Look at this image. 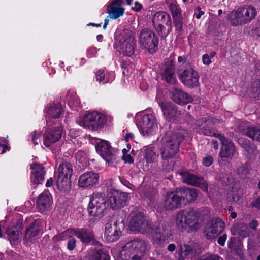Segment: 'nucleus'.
I'll list each match as a JSON object with an SVG mask.
<instances>
[{"label": "nucleus", "instance_id": "nucleus-1", "mask_svg": "<svg viewBox=\"0 0 260 260\" xmlns=\"http://www.w3.org/2000/svg\"><path fill=\"white\" fill-rule=\"evenodd\" d=\"M131 230L142 233L150 232L152 235L153 243L160 244L172 235L169 227L166 225H159L156 228H152L146 219L143 213L139 212L134 216L129 222Z\"/></svg>", "mask_w": 260, "mask_h": 260}, {"label": "nucleus", "instance_id": "nucleus-2", "mask_svg": "<svg viewBox=\"0 0 260 260\" xmlns=\"http://www.w3.org/2000/svg\"><path fill=\"white\" fill-rule=\"evenodd\" d=\"M157 157L161 160L168 163L176 158L179 153V133L171 132L162 138L157 146Z\"/></svg>", "mask_w": 260, "mask_h": 260}, {"label": "nucleus", "instance_id": "nucleus-3", "mask_svg": "<svg viewBox=\"0 0 260 260\" xmlns=\"http://www.w3.org/2000/svg\"><path fill=\"white\" fill-rule=\"evenodd\" d=\"M73 175V167L71 163L64 162L60 164L54 174L55 183L58 190L62 193H68L71 189L70 178Z\"/></svg>", "mask_w": 260, "mask_h": 260}, {"label": "nucleus", "instance_id": "nucleus-4", "mask_svg": "<svg viewBox=\"0 0 260 260\" xmlns=\"http://www.w3.org/2000/svg\"><path fill=\"white\" fill-rule=\"evenodd\" d=\"M146 249L145 242L134 239L126 243L120 253V260H141Z\"/></svg>", "mask_w": 260, "mask_h": 260}, {"label": "nucleus", "instance_id": "nucleus-5", "mask_svg": "<svg viewBox=\"0 0 260 260\" xmlns=\"http://www.w3.org/2000/svg\"><path fill=\"white\" fill-rule=\"evenodd\" d=\"M257 12L251 5L240 7L237 10L231 12L229 20L232 25L237 26L249 23L256 16Z\"/></svg>", "mask_w": 260, "mask_h": 260}, {"label": "nucleus", "instance_id": "nucleus-6", "mask_svg": "<svg viewBox=\"0 0 260 260\" xmlns=\"http://www.w3.org/2000/svg\"><path fill=\"white\" fill-rule=\"evenodd\" d=\"M108 200L104 194L95 192L90 197L87 211L90 216L100 218L108 207Z\"/></svg>", "mask_w": 260, "mask_h": 260}, {"label": "nucleus", "instance_id": "nucleus-7", "mask_svg": "<svg viewBox=\"0 0 260 260\" xmlns=\"http://www.w3.org/2000/svg\"><path fill=\"white\" fill-rule=\"evenodd\" d=\"M152 22L158 35L165 38L172 29L170 15L166 12L159 11L155 12L152 17Z\"/></svg>", "mask_w": 260, "mask_h": 260}, {"label": "nucleus", "instance_id": "nucleus-8", "mask_svg": "<svg viewBox=\"0 0 260 260\" xmlns=\"http://www.w3.org/2000/svg\"><path fill=\"white\" fill-rule=\"evenodd\" d=\"M106 122L107 118L104 114L93 111L83 116L80 125L90 131H96L103 128Z\"/></svg>", "mask_w": 260, "mask_h": 260}, {"label": "nucleus", "instance_id": "nucleus-9", "mask_svg": "<svg viewBox=\"0 0 260 260\" xmlns=\"http://www.w3.org/2000/svg\"><path fill=\"white\" fill-rule=\"evenodd\" d=\"M139 41L142 49H147L150 53L156 52L158 47V38L151 29H142L139 36Z\"/></svg>", "mask_w": 260, "mask_h": 260}, {"label": "nucleus", "instance_id": "nucleus-10", "mask_svg": "<svg viewBox=\"0 0 260 260\" xmlns=\"http://www.w3.org/2000/svg\"><path fill=\"white\" fill-rule=\"evenodd\" d=\"M118 43L122 54L124 56H132L135 53L136 46L133 33L128 29H125L119 36Z\"/></svg>", "mask_w": 260, "mask_h": 260}, {"label": "nucleus", "instance_id": "nucleus-11", "mask_svg": "<svg viewBox=\"0 0 260 260\" xmlns=\"http://www.w3.org/2000/svg\"><path fill=\"white\" fill-rule=\"evenodd\" d=\"M96 151L109 164L113 163L116 159L118 150L112 147L108 141L100 139L95 145Z\"/></svg>", "mask_w": 260, "mask_h": 260}, {"label": "nucleus", "instance_id": "nucleus-12", "mask_svg": "<svg viewBox=\"0 0 260 260\" xmlns=\"http://www.w3.org/2000/svg\"><path fill=\"white\" fill-rule=\"evenodd\" d=\"M110 208L117 210L126 206L129 199L128 194L112 189L106 197Z\"/></svg>", "mask_w": 260, "mask_h": 260}, {"label": "nucleus", "instance_id": "nucleus-13", "mask_svg": "<svg viewBox=\"0 0 260 260\" xmlns=\"http://www.w3.org/2000/svg\"><path fill=\"white\" fill-rule=\"evenodd\" d=\"M73 234L85 246H101L96 239L94 232L86 228L74 229Z\"/></svg>", "mask_w": 260, "mask_h": 260}, {"label": "nucleus", "instance_id": "nucleus-14", "mask_svg": "<svg viewBox=\"0 0 260 260\" xmlns=\"http://www.w3.org/2000/svg\"><path fill=\"white\" fill-rule=\"evenodd\" d=\"M138 127L144 136L154 135L158 130L156 119L151 114L144 115L139 121Z\"/></svg>", "mask_w": 260, "mask_h": 260}, {"label": "nucleus", "instance_id": "nucleus-15", "mask_svg": "<svg viewBox=\"0 0 260 260\" xmlns=\"http://www.w3.org/2000/svg\"><path fill=\"white\" fill-rule=\"evenodd\" d=\"M175 64L174 57L171 56L168 60L161 66L159 73L161 79L168 84L174 85L177 83L175 73Z\"/></svg>", "mask_w": 260, "mask_h": 260}, {"label": "nucleus", "instance_id": "nucleus-16", "mask_svg": "<svg viewBox=\"0 0 260 260\" xmlns=\"http://www.w3.org/2000/svg\"><path fill=\"white\" fill-rule=\"evenodd\" d=\"M30 169L31 170L30 175V185L35 188L44 181L46 173L45 168L40 162H33L30 164Z\"/></svg>", "mask_w": 260, "mask_h": 260}, {"label": "nucleus", "instance_id": "nucleus-17", "mask_svg": "<svg viewBox=\"0 0 260 260\" xmlns=\"http://www.w3.org/2000/svg\"><path fill=\"white\" fill-rule=\"evenodd\" d=\"M158 104L166 119L172 123H177L179 120L178 107L171 102L167 101H162Z\"/></svg>", "mask_w": 260, "mask_h": 260}, {"label": "nucleus", "instance_id": "nucleus-18", "mask_svg": "<svg viewBox=\"0 0 260 260\" xmlns=\"http://www.w3.org/2000/svg\"><path fill=\"white\" fill-rule=\"evenodd\" d=\"M43 134V144L46 147H50L51 145L58 142L61 138L63 128L61 126L55 127H49Z\"/></svg>", "mask_w": 260, "mask_h": 260}, {"label": "nucleus", "instance_id": "nucleus-19", "mask_svg": "<svg viewBox=\"0 0 260 260\" xmlns=\"http://www.w3.org/2000/svg\"><path fill=\"white\" fill-rule=\"evenodd\" d=\"M224 228V223L219 217H214L211 221L210 225L205 230L204 235L208 240H212L222 232Z\"/></svg>", "mask_w": 260, "mask_h": 260}, {"label": "nucleus", "instance_id": "nucleus-20", "mask_svg": "<svg viewBox=\"0 0 260 260\" xmlns=\"http://www.w3.org/2000/svg\"><path fill=\"white\" fill-rule=\"evenodd\" d=\"M180 175L182 176V179L183 182L199 187L204 191H208V184L203 177H199L187 172L184 173L180 172Z\"/></svg>", "mask_w": 260, "mask_h": 260}, {"label": "nucleus", "instance_id": "nucleus-21", "mask_svg": "<svg viewBox=\"0 0 260 260\" xmlns=\"http://www.w3.org/2000/svg\"><path fill=\"white\" fill-rule=\"evenodd\" d=\"M199 75L192 68L184 70L180 76L181 82L189 88H194L199 85Z\"/></svg>", "mask_w": 260, "mask_h": 260}, {"label": "nucleus", "instance_id": "nucleus-22", "mask_svg": "<svg viewBox=\"0 0 260 260\" xmlns=\"http://www.w3.org/2000/svg\"><path fill=\"white\" fill-rule=\"evenodd\" d=\"M46 119L47 125L52 126L53 123L52 119H58L64 112V109L60 103H53L48 105L46 108Z\"/></svg>", "mask_w": 260, "mask_h": 260}, {"label": "nucleus", "instance_id": "nucleus-23", "mask_svg": "<svg viewBox=\"0 0 260 260\" xmlns=\"http://www.w3.org/2000/svg\"><path fill=\"white\" fill-rule=\"evenodd\" d=\"M124 4L123 0H111L107 7V13L110 18L117 19L122 16L125 12V8L122 7Z\"/></svg>", "mask_w": 260, "mask_h": 260}, {"label": "nucleus", "instance_id": "nucleus-24", "mask_svg": "<svg viewBox=\"0 0 260 260\" xmlns=\"http://www.w3.org/2000/svg\"><path fill=\"white\" fill-rule=\"evenodd\" d=\"M99 178L98 173L92 171L86 172L80 176L78 185L83 188H90L99 183Z\"/></svg>", "mask_w": 260, "mask_h": 260}, {"label": "nucleus", "instance_id": "nucleus-25", "mask_svg": "<svg viewBox=\"0 0 260 260\" xmlns=\"http://www.w3.org/2000/svg\"><path fill=\"white\" fill-rule=\"evenodd\" d=\"M199 192V190L195 188L180 187V205H186L195 201L198 196Z\"/></svg>", "mask_w": 260, "mask_h": 260}, {"label": "nucleus", "instance_id": "nucleus-26", "mask_svg": "<svg viewBox=\"0 0 260 260\" xmlns=\"http://www.w3.org/2000/svg\"><path fill=\"white\" fill-rule=\"evenodd\" d=\"M180 223H184L190 228L194 227L197 223L198 216L192 209L183 210L180 213Z\"/></svg>", "mask_w": 260, "mask_h": 260}, {"label": "nucleus", "instance_id": "nucleus-27", "mask_svg": "<svg viewBox=\"0 0 260 260\" xmlns=\"http://www.w3.org/2000/svg\"><path fill=\"white\" fill-rule=\"evenodd\" d=\"M222 147L219 153L221 158H231L235 153V147L234 143L225 137L221 138Z\"/></svg>", "mask_w": 260, "mask_h": 260}, {"label": "nucleus", "instance_id": "nucleus-28", "mask_svg": "<svg viewBox=\"0 0 260 260\" xmlns=\"http://www.w3.org/2000/svg\"><path fill=\"white\" fill-rule=\"evenodd\" d=\"M41 226L40 221L38 220H34L26 230L25 237L26 240L32 242L39 237Z\"/></svg>", "mask_w": 260, "mask_h": 260}, {"label": "nucleus", "instance_id": "nucleus-29", "mask_svg": "<svg viewBox=\"0 0 260 260\" xmlns=\"http://www.w3.org/2000/svg\"><path fill=\"white\" fill-rule=\"evenodd\" d=\"M239 131L253 140L260 142V127L257 126H246L240 124Z\"/></svg>", "mask_w": 260, "mask_h": 260}, {"label": "nucleus", "instance_id": "nucleus-30", "mask_svg": "<svg viewBox=\"0 0 260 260\" xmlns=\"http://www.w3.org/2000/svg\"><path fill=\"white\" fill-rule=\"evenodd\" d=\"M52 203V199L49 193L44 192L39 195L37 205L40 211L43 212L50 208Z\"/></svg>", "mask_w": 260, "mask_h": 260}, {"label": "nucleus", "instance_id": "nucleus-31", "mask_svg": "<svg viewBox=\"0 0 260 260\" xmlns=\"http://www.w3.org/2000/svg\"><path fill=\"white\" fill-rule=\"evenodd\" d=\"M116 224H118L117 227L112 232L105 236L108 242H113L117 240L121 235L122 231L124 229L125 223L123 219L117 220Z\"/></svg>", "mask_w": 260, "mask_h": 260}, {"label": "nucleus", "instance_id": "nucleus-32", "mask_svg": "<svg viewBox=\"0 0 260 260\" xmlns=\"http://www.w3.org/2000/svg\"><path fill=\"white\" fill-rule=\"evenodd\" d=\"M179 205V196L174 192L168 193L165 201L164 206L167 210H174Z\"/></svg>", "mask_w": 260, "mask_h": 260}, {"label": "nucleus", "instance_id": "nucleus-33", "mask_svg": "<svg viewBox=\"0 0 260 260\" xmlns=\"http://www.w3.org/2000/svg\"><path fill=\"white\" fill-rule=\"evenodd\" d=\"M242 247V243L236 237H233L230 238V241L228 243V248L231 250L232 252L238 255L240 258H243L244 256Z\"/></svg>", "mask_w": 260, "mask_h": 260}, {"label": "nucleus", "instance_id": "nucleus-34", "mask_svg": "<svg viewBox=\"0 0 260 260\" xmlns=\"http://www.w3.org/2000/svg\"><path fill=\"white\" fill-rule=\"evenodd\" d=\"M167 3L172 13L176 31H179V6L176 0H167Z\"/></svg>", "mask_w": 260, "mask_h": 260}, {"label": "nucleus", "instance_id": "nucleus-35", "mask_svg": "<svg viewBox=\"0 0 260 260\" xmlns=\"http://www.w3.org/2000/svg\"><path fill=\"white\" fill-rule=\"evenodd\" d=\"M86 260H110V256L105 249H94L89 253Z\"/></svg>", "mask_w": 260, "mask_h": 260}, {"label": "nucleus", "instance_id": "nucleus-36", "mask_svg": "<svg viewBox=\"0 0 260 260\" xmlns=\"http://www.w3.org/2000/svg\"><path fill=\"white\" fill-rule=\"evenodd\" d=\"M20 231L21 229H18L17 226L7 229L6 233L12 245H16L18 244Z\"/></svg>", "mask_w": 260, "mask_h": 260}, {"label": "nucleus", "instance_id": "nucleus-37", "mask_svg": "<svg viewBox=\"0 0 260 260\" xmlns=\"http://www.w3.org/2000/svg\"><path fill=\"white\" fill-rule=\"evenodd\" d=\"M68 231H65L61 234L62 240H65L63 237L66 236L68 240L67 248L70 251H73L76 246V239L72 235H68Z\"/></svg>", "mask_w": 260, "mask_h": 260}, {"label": "nucleus", "instance_id": "nucleus-38", "mask_svg": "<svg viewBox=\"0 0 260 260\" xmlns=\"http://www.w3.org/2000/svg\"><path fill=\"white\" fill-rule=\"evenodd\" d=\"M240 144L245 151L250 155L253 154L256 151L255 145L249 140L241 141Z\"/></svg>", "mask_w": 260, "mask_h": 260}, {"label": "nucleus", "instance_id": "nucleus-39", "mask_svg": "<svg viewBox=\"0 0 260 260\" xmlns=\"http://www.w3.org/2000/svg\"><path fill=\"white\" fill-rule=\"evenodd\" d=\"M157 156V153L154 151L153 147H149L145 149L144 158L147 162H153Z\"/></svg>", "mask_w": 260, "mask_h": 260}, {"label": "nucleus", "instance_id": "nucleus-40", "mask_svg": "<svg viewBox=\"0 0 260 260\" xmlns=\"http://www.w3.org/2000/svg\"><path fill=\"white\" fill-rule=\"evenodd\" d=\"M96 80L99 83L103 84L107 83L112 81L108 78L107 75H106L105 72L104 70H99L95 73Z\"/></svg>", "mask_w": 260, "mask_h": 260}, {"label": "nucleus", "instance_id": "nucleus-41", "mask_svg": "<svg viewBox=\"0 0 260 260\" xmlns=\"http://www.w3.org/2000/svg\"><path fill=\"white\" fill-rule=\"evenodd\" d=\"M241 191L237 189H232L228 193V198L232 202L237 203L241 198Z\"/></svg>", "mask_w": 260, "mask_h": 260}, {"label": "nucleus", "instance_id": "nucleus-42", "mask_svg": "<svg viewBox=\"0 0 260 260\" xmlns=\"http://www.w3.org/2000/svg\"><path fill=\"white\" fill-rule=\"evenodd\" d=\"M8 136L6 138L0 137V154H1L5 153L7 150H10V147L8 146Z\"/></svg>", "mask_w": 260, "mask_h": 260}, {"label": "nucleus", "instance_id": "nucleus-43", "mask_svg": "<svg viewBox=\"0 0 260 260\" xmlns=\"http://www.w3.org/2000/svg\"><path fill=\"white\" fill-rule=\"evenodd\" d=\"M193 101V98L187 93L180 90V104H186Z\"/></svg>", "mask_w": 260, "mask_h": 260}, {"label": "nucleus", "instance_id": "nucleus-44", "mask_svg": "<svg viewBox=\"0 0 260 260\" xmlns=\"http://www.w3.org/2000/svg\"><path fill=\"white\" fill-rule=\"evenodd\" d=\"M251 91L254 98H260V80H255L252 84Z\"/></svg>", "mask_w": 260, "mask_h": 260}, {"label": "nucleus", "instance_id": "nucleus-45", "mask_svg": "<svg viewBox=\"0 0 260 260\" xmlns=\"http://www.w3.org/2000/svg\"><path fill=\"white\" fill-rule=\"evenodd\" d=\"M76 159L80 164L86 163L87 157L86 153L83 151H78L76 155Z\"/></svg>", "mask_w": 260, "mask_h": 260}, {"label": "nucleus", "instance_id": "nucleus-46", "mask_svg": "<svg viewBox=\"0 0 260 260\" xmlns=\"http://www.w3.org/2000/svg\"><path fill=\"white\" fill-rule=\"evenodd\" d=\"M40 134L37 131H32L30 135V139L35 145H38L40 142Z\"/></svg>", "mask_w": 260, "mask_h": 260}, {"label": "nucleus", "instance_id": "nucleus-47", "mask_svg": "<svg viewBox=\"0 0 260 260\" xmlns=\"http://www.w3.org/2000/svg\"><path fill=\"white\" fill-rule=\"evenodd\" d=\"M170 98L174 102L179 104V89L176 87L172 88L171 92Z\"/></svg>", "mask_w": 260, "mask_h": 260}, {"label": "nucleus", "instance_id": "nucleus-48", "mask_svg": "<svg viewBox=\"0 0 260 260\" xmlns=\"http://www.w3.org/2000/svg\"><path fill=\"white\" fill-rule=\"evenodd\" d=\"M185 249L180 246V260H183L181 258L183 257V254L184 256H187L189 254L190 252L192 250V248L190 246H185Z\"/></svg>", "mask_w": 260, "mask_h": 260}, {"label": "nucleus", "instance_id": "nucleus-49", "mask_svg": "<svg viewBox=\"0 0 260 260\" xmlns=\"http://www.w3.org/2000/svg\"><path fill=\"white\" fill-rule=\"evenodd\" d=\"M117 225L118 224H116V225ZM117 227V226H116V221L114 222L113 225H112L111 223H107L105 226V236L112 232Z\"/></svg>", "mask_w": 260, "mask_h": 260}, {"label": "nucleus", "instance_id": "nucleus-50", "mask_svg": "<svg viewBox=\"0 0 260 260\" xmlns=\"http://www.w3.org/2000/svg\"><path fill=\"white\" fill-rule=\"evenodd\" d=\"M237 172L239 175L243 177L249 173V169L245 166H241L237 169Z\"/></svg>", "mask_w": 260, "mask_h": 260}, {"label": "nucleus", "instance_id": "nucleus-51", "mask_svg": "<svg viewBox=\"0 0 260 260\" xmlns=\"http://www.w3.org/2000/svg\"><path fill=\"white\" fill-rule=\"evenodd\" d=\"M201 260H223L218 255H206L200 257Z\"/></svg>", "mask_w": 260, "mask_h": 260}, {"label": "nucleus", "instance_id": "nucleus-52", "mask_svg": "<svg viewBox=\"0 0 260 260\" xmlns=\"http://www.w3.org/2000/svg\"><path fill=\"white\" fill-rule=\"evenodd\" d=\"M97 52V48L95 47H90L88 49L86 54L88 57L92 58L95 56Z\"/></svg>", "mask_w": 260, "mask_h": 260}, {"label": "nucleus", "instance_id": "nucleus-53", "mask_svg": "<svg viewBox=\"0 0 260 260\" xmlns=\"http://www.w3.org/2000/svg\"><path fill=\"white\" fill-rule=\"evenodd\" d=\"M203 164L206 167L211 166L213 162V158L211 156L207 155L203 159Z\"/></svg>", "mask_w": 260, "mask_h": 260}, {"label": "nucleus", "instance_id": "nucleus-54", "mask_svg": "<svg viewBox=\"0 0 260 260\" xmlns=\"http://www.w3.org/2000/svg\"><path fill=\"white\" fill-rule=\"evenodd\" d=\"M199 133L206 136H212V131L208 127H203L200 128Z\"/></svg>", "mask_w": 260, "mask_h": 260}, {"label": "nucleus", "instance_id": "nucleus-55", "mask_svg": "<svg viewBox=\"0 0 260 260\" xmlns=\"http://www.w3.org/2000/svg\"><path fill=\"white\" fill-rule=\"evenodd\" d=\"M143 8V6L141 3L138 1H136L134 4V6L132 8V10L136 12H139L141 11Z\"/></svg>", "mask_w": 260, "mask_h": 260}, {"label": "nucleus", "instance_id": "nucleus-56", "mask_svg": "<svg viewBox=\"0 0 260 260\" xmlns=\"http://www.w3.org/2000/svg\"><path fill=\"white\" fill-rule=\"evenodd\" d=\"M122 159L125 163L133 164L134 161V158L129 154L123 155Z\"/></svg>", "mask_w": 260, "mask_h": 260}, {"label": "nucleus", "instance_id": "nucleus-57", "mask_svg": "<svg viewBox=\"0 0 260 260\" xmlns=\"http://www.w3.org/2000/svg\"><path fill=\"white\" fill-rule=\"evenodd\" d=\"M227 239V235L224 234L223 235L220 236L217 240V243L221 246H223L225 244V241Z\"/></svg>", "mask_w": 260, "mask_h": 260}, {"label": "nucleus", "instance_id": "nucleus-58", "mask_svg": "<svg viewBox=\"0 0 260 260\" xmlns=\"http://www.w3.org/2000/svg\"><path fill=\"white\" fill-rule=\"evenodd\" d=\"M251 205L253 207L260 210V196L252 202Z\"/></svg>", "mask_w": 260, "mask_h": 260}, {"label": "nucleus", "instance_id": "nucleus-59", "mask_svg": "<svg viewBox=\"0 0 260 260\" xmlns=\"http://www.w3.org/2000/svg\"><path fill=\"white\" fill-rule=\"evenodd\" d=\"M203 62L205 64H209L211 63V60L210 59L209 55L207 54H205L203 56Z\"/></svg>", "mask_w": 260, "mask_h": 260}, {"label": "nucleus", "instance_id": "nucleus-60", "mask_svg": "<svg viewBox=\"0 0 260 260\" xmlns=\"http://www.w3.org/2000/svg\"><path fill=\"white\" fill-rule=\"evenodd\" d=\"M254 33L257 37H260V19L257 20L256 26L254 29Z\"/></svg>", "mask_w": 260, "mask_h": 260}, {"label": "nucleus", "instance_id": "nucleus-61", "mask_svg": "<svg viewBox=\"0 0 260 260\" xmlns=\"http://www.w3.org/2000/svg\"><path fill=\"white\" fill-rule=\"evenodd\" d=\"M120 67H121V69H123V71L122 72V74H123V76H126L127 74L125 71L127 69L126 62L124 61H120Z\"/></svg>", "mask_w": 260, "mask_h": 260}, {"label": "nucleus", "instance_id": "nucleus-62", "mask_svg": "<svg viewBox=\"0 0 260 260\" xmlns=\"http://www.w3.org/2000/svg\"><path fill=\"white\" fill-rule=\"evenodd\" d=\"M258 225V221L256 220H252L249 224V226L252 229H256Z\"/></svg>", "mask_w": 260, "mask_h": 260}, {"label": "nucleus", "instance_id": "nucleus-63", "mask_svg": "<svg viewBox=\"0 0 260 260\" xmlns=\"http://www.w3.org/2000/svg\"><path fill=\"white\" fill-rule=\"evenodd\" d=\"M201 211H200V213L202 214V215H207L210 214V212L208 208H203L202 209H200Z\"/></svg>", "mask_w": 260, "mask_h": 260}, {"label": "nucleus", "instance_id": "nucleus-64", "mask_svg": "<svg viewBox=\"0 0 260 260\" xmlns=\"http://www.w3.org/2000/svg\"><path fill=\"white\" fill-rule=\"evenodd\" d=\"M207 121V118L205 117V118H202L201 119H200L199 120H198L197 121V125L199 126V127H200L201 126L203 123H205Z\"/></svg>", "mask_w": 260, "mask_h": 260}]
</instances>
